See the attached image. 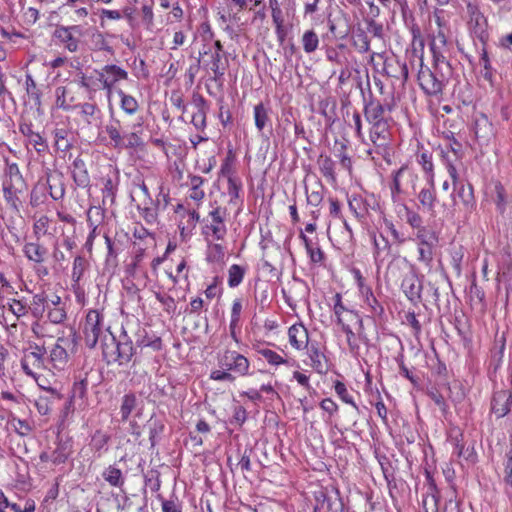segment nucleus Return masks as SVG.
<instances>
[{"instance_id":"obj_14","label":"nucleus","mask_w":512,"mask_h":512,"mask_svg":"<svg viewBox=\"0 0 512 512\" xmlns=\"http://www.w3.org/2000/svg\"><path fill=\"white\" fill-rule=\"evenodd\" d=\"M81 34L82 27L79 25L61 26L55 31V36L70 52H76L78 50L79 41L76 36H80Z\"/></svg>"},{"instance_id":"obj_15","label":"nucleus","mask_w":512,"mask_h":512,"mask_svg":"<svg viewBox=\"0 0 512 512\" xmlns=\"http://www.w3.org/2000/svg\"><path fill=\"white\" fill-rule=\"evenodd\" d=\"M306 349L309 358L308 365L318 374H325L328 371V360L326 355L321 351L319 344L317 342H311Z\"/></svg>"},{"instance_id":"obj_10","label":"nucleus","mask_w":512,"mask_h":512,"mask_svg":"<svg viewBox=\"0 0 512 512\" xmlns=\"http://www.w3.org/2000/svg\"><path fill=\"white\" fill-rule=\"evenodd\" d=\"M466 13H467V25L470 31L479 39H483L486 36L487 31V18L482 13L480 6L471 0H465Z\"/></svg>"},{"instance_id":"obj_64","label":"nucleus","mask_w":512,"mask_h":512,"mask_svg":"<svg viewBox=\"0 0 512 512\" xmlns=\"http://www.w3.org/2000/svg\"><path fill=\"white\" fill-rule=\"evenodd\" d=\"M163 512H182L181 505L176 500H165L161 502Z\"/></svg>"},{"instance_id":"obj_29","label":"nucleus","mask_w":512,"mask_h":512,"mask_svg":"<svg viewBox=\"0 0 512 512\" xmlns=\"http://www.w3.org/2000/svg\"><path fill=\"white\" fill-rule=\"evenodd\" d=\"M403 292L410 300L418 299L421 293V286L415 275L406 276L401 284Z\"/></svg>"},{"instance_id":"obj_33","label":"nucleus","mask_w":512,"mask_h":512,"mask_svg":"<svg viewBox=\"0 0 512 512\" xmlns=\"http://www.w3.org/2000/svg\"><path fill=\"white\" fill-rule=\"evenodd\" d=\"M88 263L86 259L82 256H77L74 258L71 279L73 282V287L79 286V283L87 269Z\"/></svg>"},{"instance_id":"obj_37","label":"nucleus","mask_w":512,"mask_h":512,"mask_svg":"<svg viewBox=\"0 0 512 512\" xmlns=\"http://www.w3.org/2000/svg\"><path fill=\"white\" fill-rule=\"evenodd\" d=\"M51 454L53 464H62L70 456L71 447L67 442H58L56 448L51 452Z\"/></svg>"},{"instance_id":"obj_16","label":"nucleus","mask_w":512,"mask_h":512,"mask_svg":"<svg viewBox=\"0 0 512 512\" xmlns=\"http://www.w3.org/2000/svg\"><path fill=\"white\" fill-rule=\"evenodd\" d=\"M288 340L290 345L300 351L308 347L309 333L307 328L302 323L293 324L288 329Z\"/></svg>"},{"instance_id":"obj_32","label":"nucleus","mask_w":512,"mask_h":512,"mask_svg":"<svg viewBox=\"0 0 512 512\" xmlns=\"http://www.w3.org/2000/svg\"><path fill=\"white\" fill-rule=\"evenodd\" d=\"M206 260L211 263H218L224 259L225 248L220 243H214V241H206Z\"/></svg>"},{"instance_id":"obj_1","label":"nucleus","mask_w":512,"mask_h":512,"mask_svg":"<svg viewBox=\"0 0 512 512\" xmlns=\"http://www.w3.org/2000/svg\"><path fill=\"white\" fill-rule=\"evenodd\" d=\"M83 335L86 346L94 348L101 341L102 354L108 364L129 363L135 353L131 338L125 330L118 337L114 336L104 324L103 315L97 310H89L84 324Z\"/></svg>"},{"instance_id":"obj_39","label":"nucleus","mask_w":512,"mask_h":512,"mask_svg":"<svg viewBox=\"0 0 512 512\" xmlns=\"http://www.w3.org/2000/svg\"><path fill=\"white\" fill-rule=\"evenodd\" d=\"M416 239L418 241V245L436 246L438 242L436 233L424 226L417 229Z\"/></svg>"},{"instance_id":"obj_48","label":"nucleus","mask_w":512,"mask_h":512,"mask_svg":"<svg viewBox=\"0 0 512 512\" xmlns=\"http://www.w3.org/2000/svg\"><path fill=\"white\" fill-rule=\"evenodd\" d=\"M373 243H374V257H375V259L376 260H378V259H382L383 260V256L388 254V252L390 250V245H389L388 240L385 237H383L382 235H380L379 237L374 236Z\"/></svg>"},{"instance_id":"obj_63","label":"nucleus","mask_w":512,"mask_h":512,"mask_svg":"<svg viewBox=\"0 0 512 512\" xmlns=\"http://www.w3.org/2000/svg\"><path fill=\"white\" fill-rule=\"evenodd\" d=\"M139 345L142 347H150L154 351H159L162 348V341L157 336L144 337L142 340L139 341Z\"/></svg>"},{"instance_id":"obj_49","label":"nucleus","mask_w":512,"mask_h":512,"mask_svg":"<svg viewBox=\"0 0 512 512\" xmlns=\"http://www.w3.org/2000/svg\"><path fill=\"white\" fill-rule=\"evenodd\" d=\"M25 86L28 96L35 102L36 105L40 106L41 91L37 87L35 80L30 74L26 75Z\"/></svg>"},{"instance_id":"obj_42","label":"nucleus","mask_w":512,"mask_h":512,"mask_svg":"<svg viewBox=\"0 0 512 512\" xmlns=\"http://www.w3.org/2000/svg\"><path fill=\"white\" fill-rule=\"evenodd\" d=\"M76 108L79 109V115L88 124H91L96 119V114L99 112L97 106L93 103H82L77 105Z\"/></svg>"},{"instance_id":"obj_55","label":"nucleus","mask_w":512,"mask_h":512,"mask_svg":"<svg viewBox=\"0 0 512 512\" xmlns=\"http://www.w3.org/2000/svg\"><path fill=\"white\" fill-rule=\"evenodd\" d=\"M46 310V294H36L32 301V312L35 316L42 315Z\"/></svg>"},{"instance_id":"obj_50","label":"nucleus","mask_w":512,"mask_h":512,"mask_svg":"<svg viewBox=\"0 0 512 512\" xmlns=\"http://www.w3.org/2000/svg\"><path fill=\"white\" fill-rule=\"evenodd\" d=\"M434 247L435 246L418 245V261L423 263L428 269L432 267Z\"/></svg>"},{"instance_id":"obj_61","label":"nucleus","mask_w":512,"mask_h":512,"mask_svg":"<svg viewBox=\"0 0 512 512\" xmlns=\"http://www.w3.org/2000/svg\"><path fill=\"white\" fill-rule=\"evenodd\" d=\"M242 312V300L240 298H236L233 301L232 308H231V319L233 326H238L240 317Z\"/></svg>"},{"instance_id":"obj_17","label":"nucleus","mask_w":512,"mask_h":512,"mask_svg":"<svg viewBox=\"0 0 512 512\" xmlns=\"http://www.w3.org/2000/svg\"><path fill=\"white\" fill-rule=\"evenodd\" d=\"M140 401L134 394H125L121 401L120 414L122 421H128L130 418L140 417L142 407Z\"/></svg>"},{"instance_id":"obj_41","label":"nucleus","mask_w":512,"mask_h":512,"mask_svg":"<svg viewBox=\"0 0 512 512\" xmlns=\"http://www.w3.org/2000/svg\"><path fill=\"white\" fill-rule=\"evenodd\" d=\"M204 100L199 99V103L196 106V111L192 115V124L197 130H204L206 127V110L204 108Z\"/></svg>"},{"instance_id":"obj_5","label":"nucleus","mask_w":512,"mask_h":512,"mask_svg":"<svg viewBox=\"0 0 512 512\" xmlns=\"http://www.w3.org/2000/svg\"><path fill=\"white\" fill-rule=\"evenodd\" d=\"M453 45L448 41L446 33L439 29L435 33L430 42V50L433 55L434 67L437 71H441L442 74L451 75V65L449 58L451 57Z\"/></svg>"},{"instance_id":"obj_28","label":"nucleus","mask_w":512,"mask_h":512,"mask_svg":"<svg viewBox=\"0 0 512 512\" xmlns=\"http://www.w3.org/2000/svg\"><path fill=\"white\" fill-rule=\"evenodd\" d=\"M325 187L320 181L315 182L310 188L306 187L307 203L311 206L318 207L324 198Z\"/></svg>"},{"instance_id":"obj_35","label":"nucleus","mask_w":512,"mask_h":512,"mask_svg":"<svg viewBox=\"0 0 512 512\" xmlns=\"http://www.w3.org/2000/svg\"><path fill=\"white\" fill-rule=\"evenodd\" d=\"M116 94L120 97L121 109L128 115H134L139 107L137 100L133 96L124 93L121 89H117Z\"/></svg>"},{"instance_id":"obj_23","label":"nucleus","mask_w":512,"mask_h":512,"mask_svg":"<svg viewBox=\"0 0 512 512\" xmlns=\"http://www.w3.org/2000/svg\"><path fill=\"white\" fill-rule=\"evenodd\" d=\"M416 162L426 174L428 184L434 185L435 174L432 153L428 150H419L416 153Z\"/></svg>"},{"instance_id":"obj_7","label":"nucleus","mask_w":512,"mask_h":512,"mask_svg":"<svg viewBox=\"0 0 512 512\" xmlns=\"http://www.w3.org/2000/svg\"><path fill=\"white\" fill-rule=\"evenodd\" d=\"M418 180V174L406 165L394 172L390 186L392 200L396 202L400 195L414 193Z\"/></svg>"},{"instance_id":"obj_58","label":"nucleus","mask_w":512,"mask_h":512,"mask_svg":"<svg viewBox=\"0 0 512 512\" xmlns=\"http://www.w3.org/2000/svg\"><path fill=\"white\" fill-rule=\"evenodd\" d=\"M155 297L163 305L166 312L171 313L175 311L176 304L173 297L160 292H155Z\"/></svg>"},{"instance_id":"obj_2","label":"nucleus","mask_w":512,"mask_h":512,"mask_svg":"<svg viewBox=\"0 0 512 512\" xmlns=\"http://www.w3.org/2000/svg\"><path fill=\"white\" fill-rule=\"evenodd\" d=\"M392 107L389 104H382L378 100H370L365 103L364 116L370 124V140L378 146H386L390 138V116Z\"/></svg>"},{"instance_id":"obj_36","label":"nucleus","mask_w":512,"mask_h":512,"mask_svg":"<svg viewBox=\"0 0 512 512\" xmlns=\"http://www.w3.org/2000/svg\"><path fill=\"white\" fill-rule=\"evenodd\" d=\"M319 170L322 175L329 181L335 182V162L328 156L321 155L319 160Z\"/></svg>"},{"instance_id":"obj_31","label":"nucleus","mask_w":512,"mask_h":512,"mask_svg":"<svg viewBox=\"0 0 512 512\" xmlns=\"http://www.w3.org/2000/svg\"><path fill=\"white\" fill-rule=\"evenodd\" d=\"M443 162L452 180L453 187L462 184L463 182L460 180L458 172L459 166L462 164V162H457V158H451L449 154L443 155Z\"/></svg>"},{"instance_id":"obj_20","label":"nucleus","mask_w":512,"mask_h":512,"mask_svg":"<svg viewBox=\"0 0 512 512\" xmlns=\"http://www.w3.org/2000/svg\"><path fill=\"white\" fill-rule=\"evenodd\" d=\"M417 199L419 201L420 209L430 215H435V207L437 203L435 184H429V187L422 188L418 193Z\"/></svg>"},{"instance_id":"obj_38","label":"nucleus","mask_w":512,"mask_h":512,"mask_svg":"<svg viewBox=\"0 0 512 512\" xmlns=\"http://www.w3.org/2000/svg\"><path fill=\"white\" fill-rule=\"evenodd\" d=\"M245 275V268L238 264H233L228 269V286L230 288H236L238 287L244 278Z\"/></svg>"},{"instance_id":"obj_3","label":"nucleus","mask_w":512,"mask_h":512,"mask_svg":"<svg viewBox=\"0 0 512 512\" xmlns=\"http://www.w3.org/2000/svg\"><path fill=\"white\" fill-rule=\"evenodd\" d=\"M127 70L117 64H106L91 75H83L80 85L90 91L105 90L107 95L116 93L117 86L128 80Z\"/></svg>"},{"instance_id":"obj_27","label":"nucleus","mask_w":512,"mask_h":512,"mask_svg":"<svg viewBox=\"0 0 512 512\" xmlns=\"http://www.w3.org/2000/svg\"><path fill=\"white\" fill-rule=\"evenodd\" d=\"M24 255L35 263H42L47 254V250L36 242H28L23 247Z\"/></svg>"},{"instance_id":"obj_62","label":"nucleus","mask_w":512,"mask_h":512,"mask_svg":"<svg viewBox=\"0 0 512 512\" xmlns=\"http://www.w3.org/2000/svg\"><path fill=\"white\" fill-rule=\"evenodd\" d=\"M349 125L354 127L355 133H356V137L359 140L363 141L364 140V134H363V131H362V120H361V115L357 111H354L352 113V119L349 122Z\"/></svg>"},{"instance_id":"obj_54","label":"nucleus","mask_w":512,"mask_h":512,"mask_svg":"<svg viewBox=\"0 0 512 512\" xmlns=\"http://www.w3.org/2000/svg\"><path fill=\"white\" fill-rule=\"evenodd\" d=\"M116 191L117 184L110 177L106 178L102 188L103 203H105L106 199H110L111 203H113L116 196Z\"/></svg>"},{"instance_id":"obj_45","label":"nucleus","mask_w":512,"mask_h":512,"mask_svg":"<svg viewBox=\"0 0 512 512\" xmlns=\"http://www.w3.org/2000/svg\"><path fill=\"white\" fill-rule=\"evenodd\" d=\"M350 211L355 215L357 219L363 221L367 214V208L360 197H352L348 201Z\"/></svg>"},{"instance_id":"obj_26","label":"nucleus","mask_w":512,"mask_h":512,"mask_svg":"<svg viewBox=\"0 0 512 512\" xmlns=\"http://www.w3.org/2000/svg\"><path fill=\"white\" fill-rule=\"evenodd\" d=\"M88 391V380L82 378L75 381L71 391V401L73 404H77L79 407L85 406Z\"/></svg>"},{"instance_id":"obj_53","label":"nucleus","mask_w":512,"mask_h":512,"mask_svg":"<svg viewBox=\"0 0 512 512\" xmlns=\"http://www.w3.org/2000/svg\"><path fill=\"white\" fill-rule=\"evenodd\" d=\"M334 389L336 394L344 403L352 405L354 408L357 409L353 396L348 392L347 387L344 383L337 381L335 383Z\"/></svg>"},{"instance_id":"obj_9","label":"nucleus","mask_w":512,"mask_h":512,"mask_svg":"<svg viewBox=\"0 0 512 512\" xmlns=\"http://www.w3.org/2000/svg\"><path fill=\"white\" fill-rule=\"evenodd\" d=\"M219 366L238 376L249 375L250 361L242 354L233 350H226L219 358Z\"/></svg>"},{"instance_id":"obj_59","label":"nucleus","mask_w":512,"mask_h":512,"mask_svg":"<svg viewBox=\"0 0 512 512\" xmlns=\"http://www.w3.org/2000/svg\"><path fill=\"white\" fill-rule=\"evenodd\" d=\"M106 133L109 138L113 141L114 147L123 148V139L119 129L115 125L106 126Z\"/></svg>"},{"instance_id":"obj_4","label":"nucleus","mask_w":512,"mask_h":512,"mask_svg":"<svg viewBox=\"0 0 512 512\" xmlns=\"http://www.w3.org/2000/svg\"><path fill=\"white\" fill-rule=\"evenodd\" d=\"M27 186L17 165H11L3 181V193L10 209L19 214L22 205L21 196L26 192Z\"/></svg>"},{"instance_id":"obj_8","label":"nucleus","mask_w":512,"mask_h":512,"mask_svg":"<svg viewBox=\"0 0 512 512\" xmlns=\"http://www.w3.org/2000/svg\"><path fill=\"white\" fill-rule=\"evenodd\" d=\"M46 350L37 344H29L23 350L21 368L29 377H35L39 370L45 368Z\"/></svg>"},{"instance_id":"obj_11","label":"nucleus","mask_w":512,"mask_h":512,"mask_svg":"<svg viewBox=\"0 0 512 512\" xmlns=\"http://www.w3.org/2000/svg\"><path fill=\"white\" fill-rule=\"evenodd\" d=\"M315 504L313 512H345L344 503L338 491L330 495L324 489L314 492Z\"/></svg>"},{"instance_id":"obj_46","label":"nucleus","mask_w":512,"mask_h":512,"mask_svg":"<svg viewBox=\"0 0 512 512\" xmlns=\"http://www.w3.org/2000/svg\"><path fill=\"white\" fill-rule=\"evenodd\" d=\"M256 351L272 366H279L287 362L280 354L271 349L257 348Z\"/></svg>"},{"instance_id":"obj_43","label":"nucleus","mask_w":512,"mask_h":512,"mask_svg":"<svg viewBox=\"0 0 512 512\" xmlns=\"http://www.w3.org/2000/svg\"><path fill=\"white\" fill-rule=\"evenodd\" d=\"M103 478L112 486L121 487L124 484V478L120 469L109 466L103 472Z\"/></svg>"},{"instance_id":"obj_12","label":"nucleus","mask_w":512,"mask_h":512,"mask_svg":"<svg viewBox=\"0 0 512 512\" xmlns=\"http://www.w3.org/2000/svg\"><path fill=\"white\" fill-rule=\"evenodd\" d=\"M420 70L418 72V82L421 88L424 90L426 94L429 95H437L442 92L444 78L448 76L445 72L441 76L438 77L435 73H433L428 67L424 66L421 62Z\"/></svg>"},{"instance_id":"obj_40","label":"nucleus","mask_w":512,"mask_h":512,"mask_svg":"<svg viewBox=\"0 0 512 512\" xmlns=\"http://www.w3.org/2000/svg\"><path fill=\"white\" fill-rule=\"evenodd\" d=\"M333 311L336 316L337 324L342 325L345 323V316H354L352 311L346 309L342 303V297L339 293L334 296Z\"/></svg>"},{"instance_id":"obj_56","label":"nucleus","mask_w":512,"mask_h":512,"mask_svg":"<svg viewBox=\"0 0 512 512\" xmlns=\"http://www.w3.org/2000/svg\"><path fill=\"white\" fill-rule=\"evenodd\" d=\"M9 310L17 317H23L28 313L27 305L22 300L13 299L9 302Z\"/></svg>"},{"instance_id":"obj_19","label":"nucleus","mask_w":512,"mask_h":512,"mask_svg":"<svg viewBox=\"0 0 512 512\" xmlns=\"http://www.w3.org/2000/svg\"><path fill=\"white\" fill-rule=\"evenodd\" d=\"M55 106L65 111L76 108L74 91L69 86H58L55 89Z\"/></svg>"},{"instance_id":"obj_44","label":"nucleus","mask_w":512,"mask_h":512,"mask_svg":"<svg viewBox=\"0 0 512 512\" xmlns=\"http://www.w3.org/2000/svg\"><path fill=\"white\" fill-rule=\"evenodd\" d=\"M504 484L505 492L512 498V449L506 454L504 463Z\"/></svg>"},{"instance_id":"obj_60","label":"nucleus","mask_w":512,"mask_h":512,"mask_svg":"<svg viewBox=\"0 0 512 512\" xmlns=\"http://www.w3.org/2000/svg\"><path fill=\"white\" fill-rule=\"evenodd\" d=\"M122 139L123 148H135L140 146L142 143L140 136L135 132L124 134Z\"/></svg>"},{"instance_id":"obj_18","label":"nucleus","mask_w":512,"mask_h":512,"mask_svg":"<svg viewBox=\"0 0 512 512\" xmlns=\"http://www.w3.org/2000/svg\"><path fill=\"white\" fill-rule=\"evenodd\" d=\"M356 277H357V283H358L359 292H360V294H361V296L363 298L364 303L370 309V312L375 314V315L382 314L383 313V307L378 303V301L375 298L371 288L364 284V279L361 276L359 271L356 273Z\"/></svg>"},{"instance_id":"obj_6","label":"nucleus","mask_w":512,"mask_h":512,"mask_svg":"<svg viewBox=\"0 0 512 512\" xmlns=\"http://www.w3.org/2000/svg\"><path fill=\"white\" fill-rule=\"evenodd\" d=\"M226 209L215 207L202 220V235L205 241H221L227 234Z\"/></svg>"},{"instance_id":"obj_47","label":"nucleus","mask_w":512,"mask_h":512,"mask_svg":"<svg viewBox=\"0 0 512 512\" xmlns=\"http://www.w3.org/2000/svg\"><path fill=\"white\" fill-rule=\"evenodd\" d=\"M68 135L69 132L64 128L56 129L54 131L55 147L57 150L62 152L69 150L71 143L68 139Z\"/></svg>"},{"instance_id":"obj_52","label":"nucleus","mask_w":512,"mask_h":512,"mask_svg":"<svg viewBox=\"0 0 512 512\" xmlns=\"http://www.w3.org/2000/svg\"><path fill=\"white\" fill-rule=\"evenodd\" d=\"M47 310V318L53 324H60L66 319V309L65 306H57V308L52 307Z\"/></svg>"},{"instance_id":"obj_30","label":"nucleus","mask_w":512,"mask_h":512,"mask_svg":"<svg viewBox=\"0 0 512 512\" xmlns=\"http://www.w3.org/2000/svg\"><path fill=\"white\" fill-rule=\"evenodd\" d=\"M62 341V339H58L50 351V362L56 369H62L68 357L66 349L60 344Z\"/></svg>"},{"instance_id":"obj_51","label":"nucleus","mask_w":512,"mask_h":512,"mask_svg":"<svg viewBox=\"0 0 512 512\" xmlns=\"http://www.w3.org/2000/svg\"><path fill=\"white\" fill-rule=\"evenodd\" d=\"M254 120L258 131H262L269 120L267 110L262 103L254 107Z\"/></svg>"},{"instance_id":"obj_57","label":"nucleus","mask_w":512,"mask_h":512,"mask_svg":"<svg viewBox=\"0 0 512 512\" xmlns=\"http://www.w3.org/2000/svg\"><path fill=\"white\" fill-rule=\"evenodd\" d=\"M28 137L30 144L33 145V147L38 152L44 151L46 149L47 145L45 139L39 133L33 132L30 129H28Z\"/></svg>"},{"instance_id":"obj_13","label":"nucleus","mask_w":512,"mask_h":512,"mask_svg":"<svg viewBox=\"0 0 512 512\" xmlns=\"http://www.w3.org/2000/svg\"><path fill=\"white\" fill-rule=\"evenodd\" d=\"M451 196L453 198L454 205L457 206L461 204L467 212H471L476 205L473 186L470 183H462L454 186Z\"/></svg>"},{"instance_id":"obj_22","label":"nucleus","mask_w":512,"mask_h":512,"mask_svg":"<svg viewBox=\"0 0 512 512\" xmlns=\"http://www.w3.org/2000/svg\"><path fill=\"white\" fill-rule=\"evenodd\" d=\"M474 133L478 140L489 141L494 134L493 125L484 114L475 118Z\"/></svg>"},{"instance_id":"obj_25","label":"nucleus","mask_w":512,"mask_h":512,"mask_svg":"<svg viewBox=\"0 0 512 512\" xmlns=\"http://www.w3.org/2000/svg\"><path fill=\"white\" fill-rule=\"evenodd\" d=\"M72 177L76 185L79 187H86L90 182V177L85 162L80 158H76L73 161Z\"/></svg>"},{"instance_id":"obj_21","label":"nucleus","mask_w":512,"mask_h":512,"mask_svg":"<svg viewBox=\"0 0 512 512\" xmlns=\"http://www.w3.org/2000/svg\"><path fill=\"white\" fill-rule=\"evenodd\" d=\"M203 54L210 56V59L205 61V66L213 72L214 79L222 78L227 69L228 61L219 52L204 51Z\"/></svg>"},{"instance_id":"obj_34","label":"nucleus","mask_w":512,"mask_h":512,"mask_svg":"<svg viewBox=\"0 0 512 512\" xmlns=\"http://www.w3.org/2000/svg\"><path fill=\"white\" fill-rule=\"evenodd\" d=\"M301 43H302L304 51L307 54H310V53L315 52L318 49L320 40H319L317 33L314 30L310 29V30H306L303 33V35L301 37Z\"/></svg>"},{"instance_id":"obj_24","label":"nucleus","mask_w":512,"mask_h":512,"mask_svg":"<svg viewBox=\"0 0 512 512\" xmlns=\"http://www.w3.org/2000/svg\"><path fill=\"white\" fill-rule=\"evenodd\" d=\"M492 411L499 418L504 417L510 411V395L506 391H500L494 395Z\"/></svg>"}]
</instances>
